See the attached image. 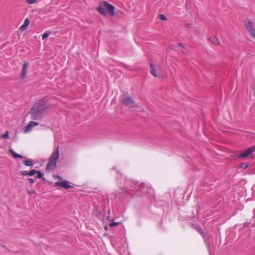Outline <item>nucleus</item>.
<instances>
[{
  "instance_id": "f257e3e1",
  "label": "nucleus",
  "mask_w": 255,
  "mask_h": 255,
  "mask_svg": "<svg viewBox=\"0 0 255 255\" xmlns=\"http://www.w3.org/2000/svg\"><path fill=\"white\" fill-rule=\"evenodd\" d=\"M49 107V104L44 99H42L37 101L31 108V119L33 120L41 119Z\"/></svg>"
},
{
  "instance_id": "f03ea898",
  "label": "nucleus",
  "mask_w": 255,
  "mask_h": 255,
  "mask_svg": "<svg viewBox=\"0 0 255 255\" xmlns=\"http://www.w3.org/2000/svg\"><path fill=\"white\" fill-rule=\"evenodd\" d=\"M105 9L108 11L110 15L112 17L114 16L115 7L112 4L109 3L106 1L100 2L97 8V10L101 15L105 16L107 15Z\"/></svg>"
},
{
  "instance_id": "7ed1b4c3",
  "label": "nucleus",
  "mask_w": 255,
  "mask_h": 255,
  "mask_svg": "<svg viewBox=\"0 0 255 255\" xmlns=\"http://www.w3.org/2000/svg\"><path fill=\"white\" fill-rule=\"evenodd\" d=\"M59 146H57L51 154L46 168V171H51L56 167V163L59 156Z\"/></svg>"
},
{
  "instance_id": "20e7f679",
  "label": "nucleus",
  "mask_w": 255,
  "mask_h": 255,
  "mask_svg": "<svg viewBox=\"0 0 255 255\" xmlns=\"http://www.w3.org/2000/svg\"><path fill=\"white\" fill-rule=\"evenodd\" d=\"M122 103L126 106H130V107H136L138 112L143 111L142 108L136 104L133 99L130 97H125L122 99Z\"/></svg>"
},
{
  "instance_id": "39448f33",
  "label": "nucleus",
  "mask_w": 255,
  "mask_h": 255,
  "mask_svg": "<svg viewBox=\"0 0 255 255\" xmlns=\"http://www.w3.org/2000/svg\"><path fill=\"white\" fill-rule=\"evenodd\" d=\"M136 183H137L134 181L128 179H126L124 181L123 188L124 189L125 192H126L127 190L129 188H130L131 190H133L136 188L135 186Z\"/></svg>"
},
{
  "instance_id": "423d86ee",
  "label": "nucleus",
  "mask_w": 255,
  "mask_h": 255,
  "mask_svg": "<svg viewBox=\"0 0 255 255\" xmlns=\"http://www.w3.org/2000/svg\"><path fill=\"white\" fill-rule=\"evenodd\" d=\"M245 24L246 28L250 32L252 35L255 38V29L254 28V24L252 21L247 19L245 21Z\"/></svg>"
},
{
  "instance_id": "0eeeda50",
  "label": "nucleus",
  "mask_w": 255,
  "mask_h": 255,
  "mask_svg": "<svg viewBox=\"0 0 255 255\" xmlns=\"http://www.w3.org/2000/svg\"><path fill=\"white\" fill-rule=\"evenodd\" d=\"M71 183L67 180H64L62 182H57L55 183V185L60 186L65 189H69L74 188V186L71 185Z\"/></svg>"
},
{
  "instance_id": "6e6552de",
  "label": "nucleus",
  "mask_w": 255,
  "mask_h": 255,
  "mask_svg": "<svg viewBox=\"0 0 255 255\" xmlns=\"http://www.w3.org/2000/svg\"><path fill=\"white\" fill-rule=\"evenodd\" d=\"M254 151H255V146H252L251 147L248 148L246 150L243 151L239 155V157H240V158L247 157L249 155H250L251 154H252L253 152H254Z\"/></svg>"
},
{
  "instance_id": "1a4fd4ad",
  "label": "nucleus",
  "mask_w": 255,
  "mask_h": 255,
  "mask_svg": "<svg viewBox=\"0 0 255 255\" xmlns=\"http://www.w3.org/2000/svg\"><path fill=\"white\" fill-rule=\"evenodd\" d=\"M38 125V123H36V122H35L33 121H30L27 125V126L24 130V132H29V131H31V130L34 127H35Z\"/></svg>"
},
{
  "instance_id": "9d476101",
  "label": "nucleus",
  "mask_w": 255,
  "mask_h": 255,
  "mask_svg": "<svg viewBox=\"0 0 255 255\" xmlns=\"http://www.w3.org/2000/svg\"><path fill=\"white\" fill-rule=\"evenodd\" d=\"M28 67V63H24L22 65V69L21 71V77L22 79H24L26 77L27 74V69Z\"/></svg>"
},
{
  "instance_id": "9b49d317",
  "label": "nucleus",
  "mask_w": 255,
  "mask_h": 255,
  "mask_svg": "<svg viewBox=\"0 0 255 255\" xmlns=\"http://www.w3.org/2000/svg\"><path fill=\"white\" fill-rule=\"evenodd\" d=\"M22 163L27 166H32L34 165L33 160L31 159H27L22 161Z\"/></svg>"
},
{
  "instance_id": "f8f14e48",
  "label": "nucleus",
  "mask_w": 255,
  "mask_h": 255,
  "mask_svg": "<svg viewBox=\"0 0 255 255\" xmlns=\"http://www.w3.org/2000/svg\"><path fill=\"white\" fill-rule=\"evenodd\" d=\"M9 152L12 155V156L15 159L17 158H24V157L19 154L16 153L12 149H9Z\"/></svg>"
},
{
  "instance_id": "ddd939ff",
  "label": "nucleus",
  "mask_w": 255,
  "mask_h": 255,
  "mask_svg": "<svg viewBox=\"0 0 255 255\" xmlns=\"http://www.w3.org/2000/svg\"><path fill=\"white\" fill-rule=\"evenodd\" d=\"M208 40L214 45H218L219 43L218 39L215 36L210 37Z\"/></svg>"
},
{
  "instance_id": "4468645a",
  "label": "nucleus",
  "mask_w": 255,
  "mask_h": 255,
  "mask_svg": "<svg viewBox=\"0 0 255 255\" xmlns=\"http://www.w3.org/2000/svg\"><path fill=\"white\" fill-rule=\"evenodd\" d=\"M29 19L27 18H26L24 21V22L22 24V25L20 27V29H22L23 30H25L26 28H27V27L28 26V25H29Z\"/></svg>"
},
{
  "instance_id": "2eb2a0df",
  "label": "nucleus",
  "mask_w": 255,
  "mask_h": 255,
  "mask_svg": "<svg viewBox=\"0 0 255 255\" xmlns=\"http://www.w3.org/2000/svg\"><path fill=\"white\" fill-rule=\"evenodd\" d=\"M151 66V69H150V72L155 77H157V75L156 74V70L153 67L152 65H150Z\"/></svg>"
},
{
  "instance_id": "dca6fc26",
  "label": "nucleus",
  "mask_w": 255,
  "mask_h": 255,
  "mask_svg": "<svg viewBox=\"0 0 255 255\" xmlns=\"http://www.w3.org/2000/svg\"><path fill=\"white\" fill-rule=\"evenodd\" d=\"M50 34V32L48 31H45L42 35V39H44L48 37Z\"/></svg>"
},
{
  "instance_id": "f3484780",
  "label": "nucleus",
  "mask_w": 255,
  "mask_h": 255,
  "mask_svg": "<svg viewBox=\"0 0 255 255\" xmlns=\"http://www.w3.org/2000/svg\"><path fill=\"white\" fill-rule=\"evenodd\" d=\"M8 136H9V134H8V131H6L3 134H2L1 136V138H4V139L7 138L8 137Z\"/></svg>"
},
{
  "instance_id": "a211bd4d",
  "label": "nucleus",
  "mask_w": 255,
  "mask_h": 255,
  "mask_svg": "<svg viewBox=\"0 0 255 255\" xmlns=\"http://www.w3.org/2000/svg\"><path fill=\"white\" fill-rule=\"evenodd\" d=\"M249 163H244L241 165V167L243 169H247L249 166Z\"/></svg>"
},
{
  "instance_id": "6ab92c4d",
  "label": "nucleus",
  "mask_w": 255,
  "mask_h": 255,
  "mask_svg": "<svg viewBox=\"0 0 255 255\" xmlns=\"http://www.w3.org/2000/svg\"><path fill=\"white\" fill-rule=\"evenodd\" d=\"M26 2L29 4H32L37 2V0H26Z\"/></svg>"
},
{
  "instance_id": "aec40b11",
  "label": "nucleus",
  "mask_w": 255,
  "mask_h": 255,
  "mask_svg": "<svg viewBox=\"0 0 255 255\" xmlns=\"http://www.w3.org/2000/svg\"><path fill=\"white\" fill-rule=\"evenodd\" d=\"M36 173V170L35 169L31 170L30 171L28 172V175L32 176H33Z\"/></svg>"
},
{
  "instance_id": "412c9836",
  "label": "nucleus",
  "mask_w": 255,
  "mask_h": 255,
  "mask_svg": "<svg viewBox=\"0 0 255 255\" xmlns=\"http://www.w3.org/2000/svg\"><path fill=\"white\" fill-rule=\"evenodd\" d=\"M20 174L22 175V176H27V175H28V172L27 171H25V170H23V171H21L20 172H19Z\"/></svg>"
},
{
  "instance_id": "4be33fe9",
  "label": "nucleus",
  "mask_w": 255,
  "mask_h": 255,
  "mask_svg": "<svg viewBox=\"0 0 255 255\" xmlns=\"http://www.w3.org/2000/svg\"><path fill=\"white\" fill-rule=\"evenodd\" d=\"M37 174V178H42L43 177V174L40 171H36V173Z\"/></svg>"
},
{
  "instance_id": "5701e85b",
  "label": "nucleus",
  "mask_w": 255,
  "mask_h": 255,
  "mask_svg": "<svg viewBox=\"0 0 255 255\" xmlns=\"http://www.w3.org/2000/svg\"><path fill=\"white\" fill-rule=\"evenodd\" d=\"M197 230L203 236V232L202 231V228L200 226L196 227Z\"/></svg>"
},
{
  "instance_id": "b1692460",
  "label": "nucleus",
  "mask_w": 255,
  "mask_h": 255,
  "mask_svg": "<svg viewBox=\"0 0 255 255\" xmlns=\"http://www.w3.org/2000/svg\"><path fill=\"white\" fill-rule=\"evenodd\" d=\"M119 223L118 222H112L109 224V227L110 228H113L115 227L116 225H118Z\"/></svg>"
},
{
  "instance_id": "393cba45",
  "label": "nucleus",
  "mask_w": 255,
  "mask_h": 255,
  "mask_svg": "<svg viewBox=\"0 0 255 255\" xmlns=\"http://www.w3.org/2000/svg\"><path fill=\"white\" fill-rule=\"evenodd\" d=\"M181 46L182 47H183V46H182V45H181V44H175V45H170V47H171V48H172V49H174V48H175V47H178V46Z\"/></svg>"
},
{
  "instance_id": "a878e982",
  "label": "nucleus",
  "mask_w": 255,
  "mask_h": 255,
  "mask_svg": "<svg viewBox=\"0 0 255 255\" xmlns=\"http://www.w3.org/2000/svg\"><path fill=\"white\" fill-rule=\"evenodd\" d=\"M159 18L163 20H166V16L164 14H160L159 15Z\"/></svg>"
},
{
  "instance_id": "bb28decb",
  "label": "nucleus",
  "mask_w": 255,
  "mask_h": 255,
  "mask_svg": "<svg viewBox=\"0 0 255 255\" xmlns=\"http://www.w3.org/2000/svg\"><path fill=\"white\" fill-rule=\"evenodd\" d=\"M28 181L31 184L33 183L34 182V180L32 178H28Z\"/></svg>"
},
{
  "instance_id": "cd10ccee",
  "label": "nucleus",
  "mask_w": 255,
  "mask_h": 255,
  "mask_svg": "<svg viewBox=\"0 0 255 255\" xmlns=\"http://www.w3.org/2000/svg\"><path fill=\"white\" fill-rule=\"evenodd\" d=\"M104 228H105V230L106 231H108V226H107V225L105 226Z\"/></svg>"
},
{
  "instance_id": "c85d7f7f",
  "label": "nucleus",
  "mask_w": 255,
  "mask_h": 255,
  "mask_svg": "<svg viewBox=\"0 0 255 255\" xmlns=\"http://www.w3.org/2000/svg\"><path fill=\"white\" fill-rule=\"evenodd\" d=\"M32 192H33V191H32V192L29 191V193L31 194V193H32Z\"/></svg>"
}]
</instances>
